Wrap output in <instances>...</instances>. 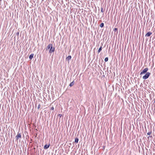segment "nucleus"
Masks as SVG:
<instances>
[{"label":"nucleus","instance_id":"obj_19","mask_svg":"<svg viewBox=\"0 0 155 155\" xmlns=\"http://www.w3.org/2000/svg\"><path fill=\"white\" fill-rule=\"evenodd\" d=\"M54 109V108L53 107H51V110H53Z\"/></svg>","mask_w":155,"mask_h":155},{"label":"nucleus","instance_id":"obj_8","mask_svg":"<svg viewBox=\"0 0 155 155\" xmlns=\"http://www.w3.org/2000/svg\"><path fill=\"white\" fill-rule=\"evenodd\" d=\"M52 46V44H49L47 46V49H49L51 47V46Z\"/></svg>","mask_w":155,"mask_h":155},{"label":"nucleus","instance_id":"obj_13","mask_svg":"<svg viewBox=\"0 0 155 155\" xmlns=\"http://www.w3.org/2000/svg\"><path fill=\"white\" fill-rule=\"evenodd\" d=\"M100 26L101 28H102L104 26V24L103 23H101L100 25Z\"/></svg>","mask_w":155,"mask_h":155},{"label":"nucleus","instance_id":"obj_20","mask_svg":"<svg viewBox=\"0 0 155 155\" xmlns=\"http://www.w3.org/2000/svg\"><path fill=\"white\" fill-rule=\"evenodd\" d=\"M117 30V28H114V31H116Z\"/></svg>","mask_w":155,"mask_h":155},{"label":"nucleus","instance_id":"obj_10","mask_svg":"<svg viewBox=\"0 0 155 155\" xmlns=\"http://www.w3.org/2000/svg\"><path fill=\"white\" fill-rule=\"evenodd\" d=\"M102 45L99 48V49L98 51V53H100V51H101L102 48Z\"/></svg>","mask_w":155,"mask_h":155},{"label":"nucleus","instance_id":"obj_6","mask_svg":"<svg viewBox=\"0 0 155 155\" xmlns=\"http://www.w3.org/2000/svg\"><path fill=\"white\" fill-rule=\"evenodd\" d=\"M152 34V33L150 32H147L146 35H145L146 36L149 37L150 36L151 34Z\"/></svg>","mask_w":155,"mask_h":155},{"label":"nucleus","instance_id":"obj_11","mask_svg":"<svg viewBox=\"0 0 155 155\" xmlns=\"http://www.w3.org/2000/svg\"><path fill=\"white\" fill-rule=\"evenodd\" d=\"M78 140H79V139L78 137L76 138H75V141H74L75 143H77L78 142Z\"/></svg>","mask_w":155,"mask_h":155},{"label":"nucleus","instance_id":"obj_9","mask_svg":"<svg viewBox=\"0 0 155 155\" xmlns=\"http://www.w3.org/2000/svg\"><path fill=\"white\" fill-rule=\"evenodd\" d=\"M71 55H69L68 57L66 58V59L68 61H69L71 59Z\"/></svg>","mask_w":155,"mask_h":155},{"label":"nucleus","instance_id":"obj_23","mask_svg":"<svg viewBox=\"0 0 155 155\" xmlns=\"http://www.w3.org/2000/svg\"><path fill=\"white\" fill-rule=\"evenodd\" d=\"M154 103H155V99Z\"/></svg>","mask_w":155,"mask_h":155},{"label":"nucleus","instance_id":"obj_22","mask_svg":"<svg viewBox=\"0 0 155 155\" xmlns=\"http://www.w3.org/2000/svg\"><path fill=\"white\" fill-rule=\"evenodd\" d=\"M17 34H18V35L19 34V32H18L17 33Z\"/></svg>","mask_w":155,"mask_h":155},{"label":"nucleus","instance_id":"obj_2","mask_svg":"<svg viewBox=\"0 0 155 155\" xmlns=\"http://www.w3.org/2000/svg\"><path fill=\"white\" fill-rule=\"evenodd\" d=\"M148 68H145L144 69H143L142 72L140 73V75H142L143 74H144L145 73H147V71H148Z\"/></svg>","mask_w":155,"mask_h":155},{"label":"nucleus","instance_id":"obj_1","mask_svg":"<svg viewBox=\"0 0 155 155\" xmlns=\"http://www.w3.org/2000/svg\"><path fill=\"white\" fill-rule=\"evenodd\" d=\"M150 74V73L149 72H147L146 74L143 77V79L144 80H146L148 78Z\"/></svg>","mask_w":155,"mask_h":155},{"label":"nucleus","instance_id":"obj_12","mask_svg":"<svg viewBox=\"0 0 155 155\" xmlns=\"http://www.w3.org/2000/svg\"><path fill=\"white\" fill-rule=\"evenodd\" d=\"M74 84V81H73L72 82L70 83V84H69V86L70 87H72L73 86Z\"/></svg>","mask_w":155,"mask_h":155},{"label":"nucleus","instance_id":"obj_25","mask_svg":"<svg viewBox=\"0 0 155 155\" xmlns=\"http://www.w3.org/2000/svg\"><path fill=\"white\" fill-rule=\"evenodd\" d=\"M42 1H44V0H42Z\"/></svg>","mask_w":155,"mask_h":155},{"label":"nucleus","instance_id":"obj_7","mask_svg":"<svg viewBox=\"0 0 155 155\" xmlns=\"http://www.w3.org/2000/svg\"><path fill=\"white\" fill-rule=\"evenodd\" d=\"M34 54H31L30 56H29V58L30 59V60H31V59H32V58H33V56H34Z\"/></svg>","mask_w":155,"mask_h":155},{"label":"nucleus","instance_id":"obj_17","mask_svg":"<svg viewBox=\"0 0 155 155\" xmlns=\"http://www.w3.org/2000/svg\"><path fill=\"white\" fill-rule=\"evenodd\" d=\"M40 107H41V105H40V104H39L38 105V108H38V109H39L40 108Z\"/></svg>","mask_w":155,"mask_h":155},{"label":"nucleus","instance_id":"obj_24","mask_svg":"<svg viewBox=\"0 0 155 155\" xmlns=\"http://www.w3.org/2000/svg\"><path fill=\"white\" fill-rule=\"evenodd\" d=\"M2 0H0V1H1Z\"/></svg>","mask_w":155,"mask_h":155},{"label":"nucleus","instance_id":"obj_14","mask_svg":"<svg viewBox=\"0 0 155 155\" xmlns=\"http://www.w3.org/2000/svg\"><path fill=\"white\" fill-rule=\"evenodd\" d=\"M108 57L105 58L104 59V61L105 62H107L108 61Z\"/></svg>","mask_w":155,"mask_h":155},{"label":"nucleus","instance_id":"obj_18","mask_svg":"<svg viewBox=\"0 0 155 155\" xmlns=\"http://www.w3.org/2000/svg\"><path fill=\"white\" fill-rule=\"evenodd\" d=\"M149 137L151 138H153L152 136H149L147 138H148Z\"/></svg>","mask_w":155,"mask_h":155},{"label":"nucleus","instance_id":"obj_16","mask_svg":"<svg viewBox=\"0 0 155 155\" xmlns=\"http://www.w3.org/2000/svg\"><path fill=\"white\" fill-rule=\"evenodd\" d=\"M101 12H102V13H103L104 12V11H103V8H102L101 7Z\"/></svg>","mask_w":155,"mask_h":155},{"label":"nucleus","instance_id":"obj_4","mask_svg":"<svg viewBox=\"0 0 155 155\" xmlns=\"http://www.w3.org/2000/svg\"><path fill=\"white\" fill-rule=\"evenodd\" d=\"M54 49H55L52 46H51V48L50 49L49 52L51 53L52 52H54Z\"/></svg>","mask_w":155,"mask_h":155},{"label":"nucleus","instance_id":"obj_15","mask_svg":"<svg viewBox=\"0 0 155 155\" xmlns=\"http://www.w3.org/2000/svg\"><path fill=\"white\" fill-rule=\"evenodd\" d=\"M152 133V131H150V132H148L147 134L148 135H150Z\"/></svg>","mask_w":155,"mask_h":155},{"label":"nucleus","instance_id":"obj_5","mask_svg":"<svg viewBox=\"0 0 155 155\" xmlns=\"http://www.w3.org/2000/svg\"><path fill=\"white\" fill-rule=\"evenodd\" d=\"M50 144H49L48 145L47 144L45 145L44 147V149H48L50 146Z\"/></svg>","mask_w":155,"mask_h":155},{"label":"nucleus","instance_id":"obj_21","mask_svg":"<svg viewBox=\"0 0 155 155\" xmlns=\"http://www.w3.org/2000/svg\"><path fill=\"white\" fill-rule=\"evenodd\" d=\"M59 116L60 117H61V115L59 114Z\"/></svg>","mask_w":155,"mask_h":155},{"label":"nucleus","instance_id":"obj_3","mask_svg":"<svg viewBox=\"0 0 155 155\" xmlns=\"http://www.w3.org/2000/svg\"><path fill=\"white\" fill-rule=\"evenodd\" d=\"M21 134L19 133H18L17 135L16 136V139L18 140L19 138H21Z\"/></svg>","mask_w":155,"mask_h":155}]
</instances>
